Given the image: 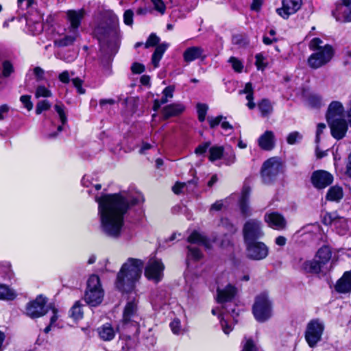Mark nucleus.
<instances>
[{
	"label": "nucleus",
	"mask_w": 351,
	"mask_h": 351,
	"mask_svg": "<svg viewBox=\"0 0 351 351\" xmlns=\"http://www.w3.org/2000/svg\"><path fill=\"white\" fill-rule=\"evenodd\" d=\"M66 35L56 40H55V45L58 47H63L71 45L76 40L77 38L80 36V32L74 31L71 32V29L66 28Z\"/></svg>",
	"instance_id": "nucleus-25"
},
{
	"label": "nucleus",
	"mask_w": 351,
	"mask_h": 351,
	"mask_svg": "<svg viewBox=\"0 0 351 351\" xmlns=\"http://www.w3.org/2000/svg\"><path fill=\"white\" fill-rule=\"evenodd\" d=\"M47 299L38 295L35 300L29 302L25 307V314L32 319L38 318L45 315L49 309L55 308L51 304L46 305Z\"/></svg>",
	"instance_id": "nucleus-8"
},
{
	"label": "nucleus",
	"mask_w": 351,
	"mask_h": 351,
	"mask_svg": "<svg viewBox=\"0 0 351 351\" xmlns=\"http://www.w3.org/2000/svg\"><path fill=\"white\" fill-rule=\"evenodd\" d=\"M247 256L252 260L261 261L266 258L269 254V247L261 241H254L245 243Z\"/></svg>",
	"instance_id": "nucleus-12"
},
{
	"label": "nucleus",
	"mask_w": 351,
	"mask_h": 351,
	"mask_svg": "<svg viewBox=\"0 0 351 351\" xmlns=\"http://www.w3.org/2000/svg\"><path fill=\"white\" fill-rule=\"evenodd\" d=\"M185 108L180 103L171 104L165 106L162 109L164 119H167L171 117L177 116L181 114Z\"/></svg>",
	"instance_id": "nucleus-27"
},
{
	"label": "nucleus",
	"mask_w": 351,
	"mask_h": 351,
	"mask_svg": "<svg viewBox=\"0 0 351 351\" xmlns=\"http://www.w3.org/2000/svg\"><path fill=\"white\" fill-rule=\"evenodd\" d=\"M345 173L351 178V152L348 156Z\"/></svg>",
	"instance_id": "nucleus-64"
},
{
	"label": "nucleus",
	"mask_w": 351,
	"mask_h": 351,
	"mask_svg": "<svg viewBox=\"0 0 351 351\" xmlns=\"http://www.w3.org/2000/svg\"><path fill=\"white\" fill-rule=\"evenodd\" d=\"M168 47L169 44L165 43L160 44L156 47L152 57V62L155 68L159 66V62Z\"/></svg>",
	"instance_id": "nucleus-32"
},
{
	"label": "nucleus",
	"mask_w": 351,
	"mask_h": 351,
	"mask_svg": "<svg viewBox=\"0 0 351 351\" xmlns=\"http://www.w3.org/2000/svg\"><path fill=\"white\" fill-rule=\"evenodd\" d=\"M342 188L338 186H334L329 189L326 194V199L329 201L339 202L343 197Z\"/></svg>",
	"instance_id": "nucleus-34"
},
{
	"label": "nucleus",
	"mask_w": 351,
	"mask_h": 351,
	"mask_svg": "<svg viewBox=\"0 0 351 351\" xmlns=\"http://www.w3.org/2000/svg\"><path fill=\"white\" fill-rule=\"evenodd\" d=\"M70 75L67 71H64L59 75V80L64 84H67L70 81Z\"/></svg>",
	"instance_id": "nucleus-63"
},
{
	"label": "nucleus",
	"mask_w": 351,
	"mask_h": 351,
	"mask_svg": "<svg viewBox=\"0 0 351 351\" xmlns=\"http://www.w3.org/2000/svg\"><path fill=\"white\" fill-rule=\"evenodd\" d=\"M104 298V290L99 278L97 275H91L87 280L84 301L90 306H97L102 302Z\"/></svg>",
	"instance_id": "nucleus-6"
},
{
	"label": "nucleus",
	"mask_w": 351,
	"mask_h": 351,
	"mask_svg": "<svg viewBox=\"0 0 351 351\" xmlns=\"http://www.w3.org/2000/svg\"><path fill=\"white\" fill-rule=\"evenodd\" d=\"M33 71L37 81H41L45 79V71L42 68L36 66L34 69Z\"/></svg>",
	"instance_id": "nucleus-60"
},
{
	"label": "nucleus",
	"mask_w": 351,
	"mask_h": 351,
	"mask_svg": "<svg viewBox=\"0 0 351 351\" xmlns=\"http://www.w3.org/2000/svg\"><path fill=\"white\" fill-rule=\"evenodd\" d=\"M223 158L227 165H231L235 161V154L232 148H228L223 154Z\"/></svg>",
	"instance_id": "nucleus-49"
},
{
	"label": "nucleus",
	"mask_w": 351,
	"mask_h": 351,
	"mask_svg": "<svg viewBox=\"0 0 351 351\" xmlns=\"http://www.w3.org/2000/svg\"><path fill=\"white\" fill-rule=\"evenodd\" d=\"M241 351H263L262 348L251 339H245L243 342V348Z\"/></svg>",
	"instance_id": "nucleus-39"
},
{
	"label": "nucleus",
	"mask_w": 351,
	"mask_h": 351,
	"mask_svg": "<svg viewBox=\"0 0 351 351\" xmlns=\"http://www.w3.org/2000/svg\"><path fill=\"white\" fill-rule=\"evenodd\" d=\"M143 268V262L141 260L129 258L117 274V287L122 291H131L141 276Z\"/></svg>",
	"instance_id": "nucleus-3"
},
{
	"label": "nucleus",
	"mask_w": 351,
	"mask_h": 351,
	"mask_svg": "<svg viewBox=\"0 0 351 351\" xmlns=\"http://www.w3.org/2000/svg\"><path fill=\"white\" fill-rule=\"evenodd\" d=\"M224 149L220 146H214L209 149V160L210 161H215L223 157Z\"/></svg>",
	"instance_id": "nucleus-37"
},
{
	"label": "nucleus",
	"mask_w": 351,
	"mask_h": 351,
	"mask_svg": "<svg viewBox=\"0 0 351 351\" xmlns=\"http://www.w3.org/2000/svg\"><path fill=\"white\" fill-rule=\"evenodd\" d=\"M330 221L328 222L332 226L335 228H338L339 226H341V229L338 230V233L340 234H344L348 229L347 223L346 222V219L343 218L339 219H332L331 215H328Z\"/></svg>",
	"instance_id": "nucleus-35"
},
{
	"label": "nucleus",
	"mask_w": 351,
	"mask_h": 351,
	"mask_svg": "<svg viewBox=\"0 0 351 351\" xmlns=\"http://www.w3.org/2000/svg\"><path fill=\"white\" fill-rule=\"evenodd\" d=\"M52 313H53V315L51 317L50 324L44 330L45 333H48L51 330V327L56 323V322L58 319V315H57L58 312L56 308H53Z\"/></svg>",
	"instance_id": "nucleus-59"
},
{
	"label": "nucleus",
	"mask_w": 351,
	"mask_h": 351,
	"mask_svg": "<svg viewBox=\"0 0 351 351\" xmlns=\"http://www.w3.org/2000/svg\"><path fill=\"white\" fill-rule=\"evenodd\" d=\"M151 1L156 11L160 12L161 14H165L166 6L162 0H151Z\"/></svg>",
	"instance_id": "nucleus-53"
},
{
	"label": "nucleus",
	"mask_w": 351,
	"mask_h": 351,
	"mask_svg": "<svg viewBox=\"0 0 351 351\" xmlns=\"http://www.w3.org/2000/svg\"><path fill=\"white\" fill-rule=\"evenodd\" d=\"M165 266L160 259L151 258L145 268V276L155 282L160 281L163 276Z\"/></svg>",
	"instance_id": "nucleus-14"
},
{
	"label": "nucleus",
	"mask_w": 351,
	"mask_h": 351,
	"mask_svg": "<svg viewBox=\"0 0 351 351\" xmlns=\"http://www.w3.org/2000/svg\"><path fill=\"white\" fill-rule=\"evenodd\" d=\"M281 170V163L276 158H271L266 160L262 167L261 176L266 184L274 180Z\"/></svg>",
	"instance_id": "nucleus-11"
},
{
	"label": "nucleus",
	"mask_w": 351,
	"mask_h": 351,
	"mask_svg": "<svg viewBox=\"0 0 351 351\" xmlns=\"http://www.w3.org/2000/svg\"><path fill=\"white\" fill-rule=\"evenodd\" d=\"M2 75L5 77H9L14 72L12 64L9 60H5L2 63Z\"/></svg>",
	"instance_id": "nucleus-46"
},
{
	"label": "nucleus",
	"mask_w": 351,
	"mask_h": 351,
	"mask_svg": "<svg viewBox=\"0 0 351 351\" xmlns=\"http://www.w3.org/2000/svg\"><path fill=\"white\" fill-rule=\"evenodd\" d=\"M86 15V11L82 8L80 10H69L66 12V18L69 23L66 28L74 32H79V27Z\"/></svg>",
	"instance_id": "nucleus-15"
},
{
	"label": "nucleus",
	"mask_w": 351,
	"mask_h": 351,
	"mask_svg": "<svg viewBox=\"0 0 351 351\" xmlns=\"http://www.w3.org/2000/svg\"><path fill=\"white\" fill-rule=\"evenodd\" d=\"M188 254H187V259H192V260H194V261H198L199 260L202 256V252H200V250L195 247H191V246H188Z\"/></svg>",
	"instance_id": "nucleus-43"
},
{
	"label": "nucleus",
	"mask_w": 351,
	"mask_h": 351,
	"mask_svg": "<svg viewBox=\"0 0 351 351\" xmlns=\"http://www.w3.org/2000/svg\"><path fill=\"white\" fill-rule=\"evenodd\" d=\"M203 51V49L199 47H189L184 52V60L186 62L194 61L202 56Z\"/></svg>",
	"instance_id": "nucleus-30"
},
{
	"label": "nucleus",
	"mask_w": 351,
	"mask_h": 351,
	"mask_svg": "<svg viewBox=\"0 0 351 351\" xmlns=\"http://www.w3.org/2000/svg\"><path fill=\"white\" fill-rule=\"evenodd\" d=\"M94 33L99 40L100 50L104 58L111 60L119 47L117 29L111 25L100 23L95 29Z\"/></svg>",
	"instance_id": "nucleus-2"
},
{
	"label": "nucleus",
	"mask_w": 351,
	"mask_h": 351,
	"mask_svg": "<svg viewBox=\"0 0 351 351\" xmlns=\"http://www.w3.org/2000/svg\"><path fill=\"white\" fill-rule=\"evenodd\" d=\"M54 108H55L56 111L57 112V113L58 114L59 118L62 123V125H59L58 127V132H60L62 130V125H64L66 123L67 118L64 113V106L63 104H56L54 106Z\"/></svg>",
	"instance_id": "nucleus-38"
},
{
	"label": "nucleus",
	"mask_w": 351,
	"mask_h": 351,
	"mask_svg": "<svg viewBox=\"0 0 351 351\" xmlns=\"http://www.w3.org/2000/svg\"><path fill=\"white\" fill-rule=\"evenodd\" d=\"M189 243L203 245L209 249L211 247V242L205 236L197 231H193L187 239Z\"/></svg>",
	"instance_id": "nucleus-28"
},
{
	"label": "nucleus",
	"mask_w": 351,
	"mask_h": 351,
	"mask_svg": "<svg viewBox=\"0 0 351 351\" xmlns=\"http://www.w3.org/2000/svg\"><path fill=\"white\" fill-rule=\"evenodd\" d=\"M169 326L174 335H178L183 333L184 330L181 326V322L178 318L173 319L170 323Z\"/></svg>",
	"instance_id": "nucleus-44"
},
{
	"label": "nucleus",
	"mask_w": 351,
	"mask_h": 351,
	"mask_svg": "<svg viewBox=\"0 0 351 351\" xmlns=\"http://www.w3.org/2000/svg\"><path fill=\"white\" fill-rule=\"evenodd\" d=\"M333 181V176L330 173L324 170H317L313 173L311 182L313 185L318 189H322L329 186Z\"/></svg>",
	"instance_id": "nucleus-17"
},
{
	"label": "nucleus",
	"mask_w": 351,
	"mask_h": 351,
	"mask_svg": "<svg viewBox=\"0 0 351 351\" xmlns=\"http://www.w3.org/2000/svg\"><path fill=\"white\" fill-rule=\"evenodd\" d=\"M244 243L258 241L264 236L261 221L251 219L247 220L243 228Z\"/></svg>",
	"instance_id": "nucleus-9"
},
{
	"label": "nucleus",
	"mask_w": 351,
	"mask_h": 351,
	"mask_svg": "<svg viewBox=\"0 0 351 351\" xmlns=\"http://www.w3.org/2000/svg\"><path fill=\"white\" fill-rule=\"evenodd\" d=\"M101 231L108 237L118 238L123 226V216L133 206L141 205L143 195L138 191H123L119 193L95 197Z\"/></svg>",
	"instance_id": "nucleus-1"
},
{
	"label": "nucleus",
	"mask_w": 351,
	"mask_h": 351,
	"mask_svg": "<svg viewBox=\"0 0 351 351\" xmlns=\"http://www.w3.org/2000/svg\"><path fill=\"white\" fill-rule=\"evenodd\" d=\"M134 13L131 10H127L123 14V21L127 25H132L133 23Z\"/></svg>",
	"instance_id": "nucleus-56"
},
{
	"label": "nucleus",
	"mask_w": 351,
	"mask_h": 351,
	"mask_svg": "<svg viewBox=\"0 0 351 351\" xmlns=\"http://www.w3.org/2000/svg\"><path fill=\"white\" fill-rule=\"evenodd\" d=\"M250 196V189L249 186H245L243 188L241 195L239 199V207L241 213L244 216L250 215V208L249 207V199Z\"/></svg>",
	"instance_id": "nucleus-23"
},
{
	"label": "nucleus",
	"mask_w": 351,
	"mask_h": 351,
	"mask_svg": "<svg viewBox=\"0 0 351 351\" xmlns=\"http://www.w3.org/2000/svg\"><path fill=\"white\" fill-rule=\"evenodd\" d=\"M71 316L75 320L81 319L83 317V312L82 310V305L80 302H76L70 310Z\"/></svg>",
	"instance_id": "nucleus-40"
},
{
	"label": "nucleus",
	"mask_w": 351,
	"mask_h": 351,
	"mask_svg": "<svg viewBox=\"0 0 351 351\" xmlns=\"http://www.w3.org/2000/svg\"><path fill=\"white\" fill-rule=\"evenodd\" d=\"M16 296V294L14 290L4 285L0 284V300H12Z\"/></svg>",
	"instance_id": "nucleus-36"
},
{
	"label": "nucleus",
	"mask_w": 351,
	"mask_h": 351,
	"mask_svg": "<svg viewBox=\"0 0 351 351\" xmlns=\"http://www.w3.org/2000/svg\"><path fill=\"white\" fill-rule=\"evenodd\" d=\"M134 73H141L145 70V66L140 63H134L131 68Z\"/></svg>",
	"instance_id": "nucleus-61"
},
{
	"label": "nucleus",
	"mask_w": 351,
	"mask_h": 351,
	"mask_svg": "<svg viewBox=\"0 0 351 351\" xmlns=\"http://www.w3.org/2000/svg\"><path fill=\"white\" fill-rule=\"evenodd\" d=\"M265 221L269 227L276 230H282L286 226V220L284 217L276 212L265 214Z\"/></svg>",
	"instance_id": "nucleus-20"
},
{
	"label": "nucleus",
	"mask_w": 351,
	"mask_h": 351,
	"mask_svg": "<svg viewBox=\"0 0 351 351\" xmlns=\"http://www.w3.org/2000/svg\"><path fill=\"white\" fill-rule=\"evenodd\" d=\"M333 16L341 22H351V0H342L332 12Z\"/></svg>",
	"instance_id": "nucleus-16"
},
{
	"label": "nucleus",
	"mask_w": 351,
	"mask_h": 351,
	"mask_svg": "<svg viewBox=\"0 0 351 351\" xmlns=\"http://www.w3.org/2000/svg\"><path fill=\"white\" fill-rule=\"evenodd\" d=\"M29 31L33 35H38L43 32V25L40 22L28 23Z\"/></svg>",
	"instance_id": "nucleus-45"
},
{
	"label": "nucleus",
	"mask_w": 351,
	"mask_h": 351,
	"mask_svg": "<svg viewBox=\"0 0 351 351\" xmlns=\"http://www.w3.org/2000/svg\"><path fill=\"white\" fill-rule=\"evenodd\" d=\"M237 288L228 284L225 288H217V302L219 303H223L232 300L237 294Z\"/></svg>",
	"instance_id": "nucleus-21"
},
{
	"label": "nucleus",
	"mask_w": 351,
	"mask_h": 351,
	"mask_svg": "<svg viewBox=\"0 0 351 351\" xmlns=\"http://www.w3.org/2000/svg\"><path fill=\"white\" fill-rule=\"evenodd\" d=\"M338 293H347L351 291V270L346 271L335 285Z\"/></svg>",
	"instance_id": "nucleus-22"
},
{
	"label": "nucleus",
	"mask_w": 351,
	"mask_h": 351,
	"mask_svg": "<svg viewBox=\"0 0 351 351\" xmlns=\"http://www.w3.org/2000/svg\"><path fill=\"white\" fill-rule=\"evenodd\" d=\"M137 310V304L135 300L130 301L127 303L123 315V321L128 323L132 320L135 315Z\"/></svg>",
	"instance_id": "nucleus-31"
},
{
	"label": "nucleus",
	"mask_w": 351,
	"mask_h": 351,
	"mask_svg": "<svg viewBox=\"0 0 351 351\" xmlns=\"http://www.w3.org/2000/svg\"><path fill=\"white\" fill-rule=\"evenodd\" d=\"M210 142H206L198 145L195 150V153L197 155L204 154L210 147Z\"/></svg>",
	"instance_id": "nucleus-58"
},
{
	"label": "nucleus",
	"mask_w": 351,
	"mask_h": 351,
	"mask_svg": "<svg viewBox=\"0 0 351 351\" xmlns=\"http://www.w3.org/2000/svg\"><path fill=\"white\" fill-rule=\"evenodd\" d=\"M256 62L255 64L258 70H264L267 66V63L265 62V57L262 53H257L255 56Z\"/></svg>",
	"instance_id": "nucleus-51"
},
{
	"label": "nucleus",
	"mask_w": 351,
	"mask_h": 351,
	"mask_svg": "<svg viewBox=\"0 0 351 351\" xmlns=\"http://www.w3.org/2000/svg\"><path fill=\"white\" fill-rule=\"evenodd\" d=\"M324 330V324L318 319L311 320L307 324L305 331V339L310 347H315L321 340Z\"/></svg>",
	"instance_id": "nucleus-10"
},
{
	"label": "nucleus",
	"mask_w": 351,
	"mask_h": 351,
	"mask_svg": "<svg viewBox=\"0 0 351 351\" xmlns=\"http://www.w3.org/2000/svg\"><path fill=\"white\" fill-rule=\"evenodd\" d=\"M332 256V251L328 245H324L320 247L314 258L311 261H305L303 263L302 268L304 271L311 274H319L324 272L328 269V264Z\"/></svg>",
	"instance_id": "nucleus-5"
},
{
	"label": "nucleus",
	"mask_w": 351,
	"mask_h": 351,
	"mask_svg": "<svg viewBox=\"0 0 351 351\" xmlns=\"http://www.w3.org/2000/svg\"><path fill=\"white\" fill-rule=\"evenodd\" d=\"M51 107V104L47 100L40 101L37 103L36 107V113L37 114H41L43 111L47 110Z\"/></svg>",
	"instance_id": "nucleus-48"
},
{
	"label": "nucleus",
	"mask_w": 351,
	"mask_h": 351,
	"mask_svg": "<svg viewBox=\"0 0 351 351\" xmlns=\"http://www.w3.org/2000/svg\"><path fill=\"white\" fill-rule=\"evenodd\" d=\"M20 101L28 111H30L33 108V104L31 101V96L27 95H22L20 97Z\"/></svg>",
	"instance_id": "nucleus-54"
},
{
	"label": "nucleus",
	"mask_w": 351,
	"mask_h": 351,
	"mask_svg": "<svg viewBox=\"0 0 351 351\" xmlns=\"http://www.w3.org/2000/svg\"><path fill=\"white\" fill-rule=\"evenodd\" d=\"M226 118L222 115H219L216 117H208V122L211 128H215L217 126L223 119Z\"/></svg>",
	"instance_id": "nucleus-55"
},
{
	"label": "nucleus",
	"mask_w": 351,
	"mask_h": 351,
	"mask_svg": "<svg viewBox=\"0 0 351 351\" xmlns=\"http://www.w3.org/2000/svg\"><path fill=\"white\" fill-rule=\"evenodd\" d=\"M72 82L73 86L77 88L78 93L84 94L85 93V89L82 88V80L79 77L73 78L72 80Z\"/></svg>",
	"instance_id": "nucleus-57"
},
{
	"label": "nucleus",
	"mask_w": 351,
	"mask_h": 351,
	"mask_svg": "<svg viewBox=\"0 0 351 351\" xmlns=\"http://www.w3.org/2000/svg\"><path fill=\"white\" fill-rule=\"evenodd\" d=\"M274 134L271 131H266L258 138V145L264 150H271L274 147Z\"/></svg>",
	"instance_id": "nucleus-26"
},
{
	"label": "nucleus",
	"mask_w": 351,
	"mask_h": 351,
	"mask_svg": "<svg viewBox=\"0 0 351 351\" xmlns=\"http://www.w3.org/2000/svg\"><path fill=\"white\" fill-rule=\"evenodd\" d=\"M51 96V91L44 86H38L36 91V97H49Z\"/></svg>",
	"instance_id": "nucleus-52"
},
{
	"label": "nucleus",
	"mask_w": 351,
	"mask_h": 351,
	"mask_svg": "<svg viewBox=\"0 0 351 351\" xmlns=\"http://www.w3.org/2000/svg\"><path fill=\"white\" fill-rule=\"evenodd\" d=\"M257 106L263 117H269L273 112V106L267 99H263L258 103Z\"/></svg>",
	"instance_id": "nucleus-33"
},
{
	"label": "nucleus",
	"mask_w": 351,
	"mask_h": 351,
	"mask_svg": "<svg viewBox=\"0 0 351 351\" xmlns=\"http://www.w3.org/2000/svg\"><path fill=\"white\" fill-rule=\"evenodd\" d=\"M303 138L301 133L298 131H294L289 133L287 137V142L289 145H295L300 143Z\"/></svg>",
	"instance_id": "nucleus-41"
},
{
	"label": "nucleus",
	"mask_w": 351,
	"mask_h": 351,
	"mask_svg": "<svg viewBox=\"0 0 351 351\" xmlns=\"http://www.w3.org/2000/svg\"><path fill=\"white\" fill-rule=\"evenodd\" d=\"M208 109V106L206 104L198 103L197 104V112L198 115V119L200 122L205 121Z\"/></svg>",
	"instance_id": "nucleus-42"
},
{
	"label": "nucleus",
	"mask_w": 351,
	"mask_h": 351,
	"mask_svg": "<svg viewBox=\"0 0 351 351\" xmlns=\"http://www.w3.org/2000/svg\"><path fill=\"white\" fill-rule=\"evenodd\" d=\"M197 184V178H193L187 182H176L172 187L174 193L178 195L184 193L185 191L189 193L194 191Z\"/></svg>",
	"instance_id": "nucleus-24"
},
{
	"label": "nucleus",
	"mask_w": 351,
	"mask_h": 351,
	"mask_svg": "<svg viewBox=\"0 0 351 351\" xmlns=\"http://www.w3.org/2000/svg\"><path fill=\"white\" fill-rule=\"evenodd\" d=\"M99 337L104 341H111L115 336L116 331L110 324H105L98 329Z\"/></svg>",
	"instance_id": "nucleus-29"
},
{
	"label": "nucleus",
	"mask_w": 351,
	"mask_h": 351,
	"mask_svg": "<svg viewBox=\"0 0 351 351\" xmlns=\"http://www.w3.org/2000/svg\"><path fill=\"white\" fill-rule=\"evenodd\" d=\"M228 62L231 64L232 69L237 73H241L243 65L242 62L235 57H230Z\"/></svg>",
	"instance_id": "nucleus-47"
},
{
	"label": "nucleus",
	"mask_w": 351,
	"mask_h": 351,
	"mask_svg": "<svg viewBox=\"0 0 351 351\" xmlns=\"http://www.w3.org/2000/svg\"><path fill=\"white\" fill-rule=\"evenodd\" d=\"M322 40L319 38H314L309 43V49L315 51L308 58V64L313 69L326 65L334 56L332 47L328 44L322 46Z\"/></svg>",
	"instance_id": "nucleus-4"
},
{
	"label": "nucleus",
	"mask_w": 351,
	"mask_h": 351,
	"mask_svg": "<svg viewBox=\"0 0 351 351\" xmlns=\"http://www.w3.org/2000/svg\"><path fill=\"white\" fill-rule=\"evenodd\" d=\"M343 113L344 107L343 104L339 101H332L329 104L326 112L327 122L343 119Z\"/></svg>",
	"instance_id": "nucleus-19"
},
{
	"label": "nucleus",
	"mask_w": 351,
	"mask_h": 351,
	"mask_svg": "<svg viewBox=\"0 0 351 351\" xmlns=\"http://www.w3.org/2000/svg\"><path fill=\"white\" fill-rule=\"evenodd\" d=\"M160 42V38L156 36V34L152 33L149 35L148 39L147 40L145 47V48H149L150 47L156 46Z\"/></svg>",
	"instance_id": "nucleus-50"
},
{
	"label": "nucleus",
	"mask_w": 351,
	"mask_h": 351,
	"mask_svg": "<svg viewBox=\"0 0 351 351\" xmlns=\"http://www.w3.org/2000/svg\"><path fill=\"white\" fill-rule=\"evenodd\" d=\"M347 121L343 119L334 120V121H328L331 130V134L336 139L343 138L348 130V123L351 127V99L350 102V108L347 112Z\"/></svg>",
	"instance_id": "nucleus-13"
},
{
	"label": "nucleus",
	"mask_w": 351,
	"mask_h": 351,
	"mask_svg": "<svg viewBox=\"0 0 351 351\" xmlns=\"http://www.w3.org/2000/svg\"><path fill=\"white\" fill-rule=\"evenodd\" d=\"M302 5V0H282V8L276 10L277 13L283 19H288L297 12Z\"/></svg>",
	"instance_id": "nucleus-18"
},
{
	"label": "nucleus",
	"mask_w": 351,
	"mask_h": 351,
	"mask_svg": "<svg viewBox=\"0 0 351 351\" xmlns=\"http://www.w3.org/2000/svg\"><path fill=\"white\" fill-rule=\"evenodd\" d=\"M252 313L256 320L261 323L268 321L273 316V303L266 293L255 298Z\"/></svg>",
	"instance_id": "nucleus-7"
},
{
	"label": "nucleus",
	"mask_w": 351,
	"mask_h": 351,
	"mask_svg": "<svg viewBox=\"0 0 351 351\" xmlns=\"http://www.w3.org/2000/svg\"><path fill=\"white\" fill-rule=\"evenodd\" d=\"M220 322H221V326L223 332L226 335H228L230 332V331L232 330V327L230 326H229L227 322L223 319H221L220 320Z\"/></svg>",
	"instance_id": "nucleus-62"
}]
</instances>
